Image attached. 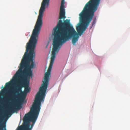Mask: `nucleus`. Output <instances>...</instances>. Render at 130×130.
I'll list each match as a JSON object with an SVG mask.
<instances>
[{
    "mask_svg": "<svg viewBox=\"0 0 130 130\" xmlns=\"http://www.w3.org/2000/svg\"><path fill=\"white\" fill-rule=\"evenodd\" d=\"M54 30V37L50 63L47 71L44 74L43 83L39 91H46L56 54L58 52L62 44L73 37L72 42L75 45L78 38V34L71 24L69 19H67L63 22L60 20Z\"/></svg>",
    "mask_w": 130,
    "mask_h": 130,
    "instance_id": "1",
    "label": "nucleus"
},
{
    "mask_svg": "<svg viewBox=\"0 0 130 130\" xmlns=\"http://www.w3.org/2000/svg\"><path fill=\"white\" fill-rule=\"evenodd\" d=\"M40 30L34 27L29 41L27 44L26 52L20 64L19 69L11 80L6 83V88L8 89L17 83L21 76L32 77L33 73L31 69L34 68L35 65L34 61L36 55L35 49Z\"/></svg>",
    "mask_w": 130,
    "mask_h": 130,
    "instance_id": "2",
    "label": "nucleus"
},
{
    "mask_svg": "<svg viewBox=\"0 0 130 130\" xmlns=\"http://www.w3.org/2000/svg\"><path fill=\"white\" fill-rule=\"evenodd\" d=\"M23 87L25 88L24 92L21 91V86L20 84L18 85L16 89L13 90L12 91L10 92L9 93V97L6 99L4 103L5 105H7L9 103V99L12 100L14 101L17 100L20 95L21 96V98L18 102H15L14 104L11 107H13L16 105H19L18 109L16 111L19 110L21 108L20 104L23 103L25 99L27 93L29 92L30 89L29 88V78L26 79L23 84Z\"/></svg>",
    "mask_w": 130,
    "mask_h": 130,
    "instance_id": "3",
    "label": "nucleus"
},
{
    "mask_svg": "<svg viewBox=\"0 0 130 130\" xmlns=\"http://www.w3.org/2000/svg\"><path fill=\"white\" fill-rule=\"evenodd\" d=\"M50 0H43L42 3L41 7L39 11V14L36 22L35 27L40 30L42 25V18L43 14L46 6L48 7L49 5ZM64 0H61V5L60 7L59 17V19H65V10L64 8Z\"/></svg>",
    "mask_w": 130,
    "mask_h": 130,
    "instance_id": "4",
    "label": "nucleus"
},
{
    "mask_svg": "<svg viewBox=\"0 0 130 130\" xmlns=\"http://www.w3.org/2000/svg\"><path fill=\"white\" fill-rule=\"evenodd\" d=\"M101 0H90L84 8H98Z\"/></svg>",
    "mask_w": 130,
    "mask_h": 130,
    "instance_id": "5",
    "label": "nucleus"
},
{
    "mask_svg": "<svg viewBox=\"0 0 130 130\" xmlns=\"http://www.w3.org/2000/svg\"><path fill=\"white\" fill-rule=\"evenodd\" d=\"M34 125H21L16 130H32Z\"/></svg>",
    "mask_w": 130,
    "mask_h": 130,
    "instance_id": "6",
    "label": "nucleus"
},
{
    "mask_svg": "<svg viewBox=\"0 0 130 130\" xmlns=\"http://www.w3.org/2000/svg\"><path fill=\"white\" fill-rule=\"evenodd\" d=\"M96 18H95L92 21V27L93 26V25H94L95 23V22H96Z\"/></svg>",
    "mask_w": 130,
    "mask_h": 130,
    "instance_id": "7",
    "label": "nucleus"
},
{
    "mask_svg": "<svg viewBox=\"0 0 130 130\" xmlns=\"http://www.w3.org/2000/svg\"><path fill=\"white\" fill-rule=\"evenodd\" d=\"M48 45V44H47V46ZM47 47V46H46V47Z\"/></svg>",
    "mask_w": 130,
    "mask_h": 130,
    "instance_id": "8",
    "label": "nucleus"
}]
</instances>
